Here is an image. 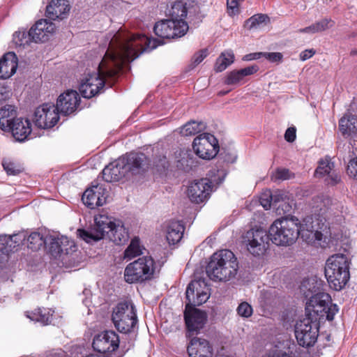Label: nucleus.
Segmentation results:
<instances>
[{
  "mask_svg": "<svg viewBox=\"0 0 357 357\" xmlns=\"http://www.w3.org/2000/svg\"><path fill=\"white\" fill-rule=\"evenodd\" d=\"M119 34L109 35L108 49L99 63L97 71L88 73L81 80L79 91L85 98H91L102 90L106 82L113 79L121 70L123 66L132 61V59L127 56L128 52L125 46L120 43Z\"/></svg>",
  "mask_w": 357,
  "mask_h": 357,
  "instance_id": "nucleus-1",
  "label": "nucleus"
},
{
  "mask_svg": "<svg viewBox=\"0 0 357 357\" xmlns=\"http://www.w3.org/2000/svg\"><path fill=\"white\" fill-rule=\"evenodd\" d=\"M188 28V24L184 20L169 19L158 22L153 27L155 34L160 39L151 38L143 34H131L125 31H119L114 34L120 35V43L126 47L128 56L133 61L142 52L162 45L163 39H174L183 36Z\"/></svg>",
  "mask_w": 357,
  "mask_h": 357,
  "instance_id": "nucleus-2",
  "label": "nucleus"
},
{
  "mask_svg": "<svg viewBox=\"0 0 357 357\" xmlns=\"http://www.w3.org/2000/svg\"><path fill=\"white\" fill-rule=\"evenodd\" d=\"M78 236L89 243L96 242L106 235L110 241L121 245L129 238L128 230L120 220L112 221L105 214H98L94 217V225L89 229H77Z\"/></svg>",
  "mask_w": 357,
  "mask_h": 357,
  "instance_id": "nucleus-3",
  "label": "nucleus"
},
{
  "mask_svg": "<svg viewBox=\"0 0 357 357\" xmlns=\"http://www.w3.org/2000/svg\"><path fill=\"white\" fill-rule=\"evenodd\" d=\"M238 268L237 258L229 250L215 252L206 266V273L213 281H228L235 277Z\"/></svg>",
  "mask_w": 357,
  "mask_h": 357,
  "instance_id": "nucleus-4",
  "label": "nucleus"
},
{
  "mask_svg": "<svg viewBox=\"0 0 357 357\" xmlns=\"http://www.w3.org/2000/svg\"><path fill=\"white\" fill-rule=\"evenodd\" d=\"M350 261L343 254H335L326 261L325 275L331 288L340 291L345 287L350 278Z\"/></svg>",
  "mask_w": 357,
  "mask_h": 357,
  "instance_id": "nucleus-5",
  "label": "nucleus"
},
{
  "mask_svg": "<svg viewBox=\"0 0 357 357\" xmlns=\"http://www.w3.org/2000/svg\"><path fill=\"white\" fill-rule=\"evenodd\" d=\"M299 225L298 220L294 217L275 220L268 230L271 241L280 246L292 245L299 236Z\"/></svg>",
  "mask_w": 357,
  "mask_h": 357,
  "instance_id": "nucleus-6",
  "label": "nucleus"
},
{
  "mask_svg": "<svg viewBox=\"0 0 357 357\" xmlns=\"http://www.w3.org/2000/svg\"><path fill=\"white\" fill-rule=\"evenodd\" d=\"M326 218L307 216L299 225V236L307 244L315 248H326L328 245Z\"/></svg>",
  "mask_w": 357,
  "mask_h": 357,
  "instance_id": "nucleus-7",
  "label": "nucleus"
},
{
  "mask_svg": "<svg viewBox=\"0 0 357 357\" xmlns=\"http://www.w3.org/2000/svg\"><path fill=\"white\" fill-rule=\"evenodd\" d=\"M155 261L151 257H144L128 264L124 270V279L129 284L143 282L153 278Z\"/></svg>",
  "mask_w": 357,
  "mask_h": 357,
  "instance_id": "nucleus-8",
  "label": "nucleus"
},
{
  "mask_svg": "<svg viewBox=\"0 0 357 357\" xmlns=\"http://www.w3.org/2000/svg\"><path fill=\"white\" fill-rule=\"evenodd\" d=\"M306 315L314 317V315L320 318L326 317L328 321H332L334 316L339 311L336 304L331 303V296L324 292H319L310 297L306 303Z\"/></svg>",
  "mask_w": 357,
  "mask_h": 357,
  "instance_id": "nucleus-9",
  "label": "nucleus"
},
{
  "mask_svg": "<svg viewBox=\"0 0 357 357\" xmlns=\"http://www.w3.org/2000/svg\"><path fill=\"white\" fill-rule=\"evenodd\" d=\"M112 319L119 332H130L137 322L136 308L132 301L127 300L118 303L113 310Z\"/></svg>",
  "mask_w": 357,
  "mask_h": 357,
  "instance_id": "nucleus-10",
  "label": "nucleus"
},
{
  "mask_svg": "<svg viewBox=\"0 0 357 357\" xmlns=\"http://www.w3.org/2000/svg\"><path fill=\"white\" fill-rule=\"evenodd\" d=\"M319 320L317 317L305 315L296 322L295 336L298 343L303 347L314 344L319 335Z\"/></svg>",
  "mask_w": 357,
  "mask_h": 357,
  "instance_id": "nucleus-11",
  "label": "nucleus"
},
{
  "mask_svg": "<svg viewBox=\"0 0 357 357\" xmlns=\"http://www.w3.org/2000/svg\"><path fill=\"white\" fill-rule=\"evenodd\" d=\"M269 240V234L263 229H250L244 236L247 250L254 256H260L266 252Z\"/></svg>",
  "mask_w": 357,
  "mask_h": 357,
  "instance_id": "nucleus-12",
  "label": "nucleus"
},
{
  "mask_svg": "<svg viewBox=\"0 0 357 357\" xmlns=\"http://www.w3.org/2000/svg\"><path fill=\"white\" fill-rule=\"evenodd\" d=\"M192 147L196 155L205 160H210L215 157L219 149L216 138L207 132L196 137L193 141Z\"/></svg>",
  "mask_w": 357,
  "mask_h": 357,
  "instance_id": "nucleus-13",
  "label": "nucleus"
},
{
  "mask_svg": "<svg viewBox=\"0 0 357 357\" xmlns=\"http://www.w3.org/2000/svg\"><path fill=\"white\" fill-rule=\"evenodd\" d=\"M59 110L54 104L45 103L38 107L34 112L35 125L43 129L54 127L59 121Z\"/></svg>",
  "mask_w": 357,
  "mask_h": 357,
  "instance_id": "nucleus-14",
  "label": "nucleus"
},
{
  "mask_svg": "<svg viewBox=\"0 0 357 357\" xmlns=\"http://www.w3.org/2000/svg\"><path fill=\"white\" fill-rule=\"evenodd\" d=\"M210 289L204 280L192 281L186 289V305L195 307L206 303L210 297Z\"/></svg>",
  "mask_w": 357,
  "mask_h": 357,
  "instance_id": "nucleus-15",
  "label": "nucleus"
},
{
  "mask_svg": "<svg viewBox=\"0 0 357 357\" xmlns=\"http://www.w3.org/2000/svg\"><path fill=\"white\" fill-rule=\"evenodd\" d=\"M119 346V335L114 331H108L96 335L93 340V348L106 356L115 351ZM107 356H108L107 355Z\"/></svg>",
  "mask_w": 357,
  "mask_h": 357,
  "instance_id": "nucleus-16",
  "label": "nucleus"
},
{
  "mask_svg": "<svg viewBox=\"0 0 357 357\" xmlns=\"http://www.w3.org/2000/svg\"><path fill=\"white\" fill-rule=\"evenodd\" d=\"M212 189V182L206 178H202L189 185L188 196L192 202L199 204L208 199Z\"/></svg>",
  "mask_w": 357,
  "mask_h": 357,
  "instance_id": "nucleus-17",
  "label": "nucleus"
},
{
  "mask_svg": "<svg viewBox=\"0 0 357 357\" xmlns=\"http://www.w3.org/2000/svg\"><path fill=\"white\" fill-rule=\"evenodd\" d=\"M125 162L127 174H139L144 172L149 165L148 158L144 153H130L121 157Z\"/></svg>",
  "mask_w": 357,
  "mask_h": 357,
  "instance_id": "nucleus-18",
  "label": "nucleus"
},
{
  "mask_svg": "<svg viewBox=\"0 0 357 357\" xmlns=\"http://www.w3.org/2000/svg\"><path fill=\"white\" fill-rule=\"evenodd\" d=\"M184 317L188 331L190 332H197L204 326L207 315L204 312L195 307L186 305Z\"/></svg>",
  "mask_w": 357,
  "mask_h": 357,
  "instance_id": "nucleus-19",
  "label": "nucleus"
},
{
  "mask_svg": "<svg viewBox=\"0 0 357 357\" xmlns=\"http://www.w3.org/2000/svg\"><path fill=\"white\" fill-rule=\"evenodd\" d=\"M55 24L47 20L42 19L30 29L28 32L29 38L36 42H45L48 39L49 34L54 32Z\"/></svg>",
  "mask_w": 357,
  "mask_h": 357,
  "instance_id": "nucleus-20",
  "label": "nucleus"
},
{
  "mask_svg": "<svg viewBox=\"0 0 357 357\" xmlns=\"http://www.w3.org/2000/svg\"><path fill=\"white\" fill-rule=\"evenodd\" d=\"M314 174L316 177L326 176V181L328 185H333L340 181V175L334 169V163L329 157H325L319 161Z\"/></svg>",
  "mask_w": 357,
  "mask_h": 357,
  "instance_id": "nucleus-21",
  "label": "nucleus"
},
{
  "mask_svg": "<svg viewBox=\"0 0 357 357\" xmlns=\"http://www.w3.org/2000/svg\"><path fill=\"white\" fill-rule=\"evenodd\" d=\"M79 100V94L76 91H67L59 96L56 107L60 113L68 115L76 110Z\"/></svg>",
  "mask_w": 357,
  "mask_h": 357,
  "instance_id": "nucleus-22",
  "label": "nucleus"
},
{
  "mask_svg": "<svg viewBox=\"0 0 357 357\" xmlns=\"http://www.w3.org/2000/svg\"><path fill=\"white\" fill-rule=\"evenodd\" d=\"M105 189L100 185H93L84 192L83 203L91 208L102 206L106 202Z\"/></svg>",
  "mask_w": 357,
  "mask_h": 357,
  "instance_id": "nucleus-23",
  "label": "nucleus"
},
{
  "mask_svg": "<svg viewBox=\"0 0 357 357\" xmlns=\"http://www.w3.org/2000/svg\"><path fill=\"white\" fill-rule=\"evenodd\" d=\"M124 162L123 160L119 158L106 166L102 172L103 179L107 182H115L125 177L128 174Z\"/></svg>",
  "mask_w": 357,
  "mask_h": 357,
  "instance_id": "nucleus-24",
  "label": "nucleus"
},
{
  "mask_svg": "<svg viewBox=\"0 0 357 357\" xmlns=\"http://www.w3.org/2000/svg\"><path fill=\"white\" fill-rule=\"evenodd\" d=\"M190 357H212L213 348L205 339L194 337L188 347Z\"/></svg>",
  "mask_w": 357,
  "mask_h": 357,
  "instance_id": "nucleus-25",
  "label": "nucleus"
},
{
  "mask_svg": "<svg viewBox=\"0 0 357 357\" xmlns=\"http://www.w3.org/2000/svg\"><path fill=\"white\" fill-rule=\"evenodd\" d=\"M70 8L67 0H52L46 8L47 17L52 20H63L67 17Z\"/></svg>",
  "mask_w": 357,
  "mask_h": 357,
  "instance_id": "nucleus-26",
  "label": "nucleus"
},
{
  "mask_svg": "<svg viewBox=\"0 0 357 357\" xmlns=\"http://www.w3.org/2000/svg\"><path fill=\"white\" fill-rule=\"evenodd\" d=\"M313 214L310 216L326 219V213L328 210L333 211L332 206L334 205L332 199L326 195H321L314 197L311 202Z\"/></svg>",
  "mask_w": 357,
  "mask_h": 357,
  "instance_id": "nucleus-27",
  "label": "nucleus"
},
{
  "mask_svg": "<svg viewBox=\"0 0 357 357\" xmlns=\"http://www.w3.org/2000/svg\"><path fill=\"white\" fill-rule=\"evenodd\" d=\"M17 57L14 52H8L0 59V79H6L15 73Z\"/></svg>",
  "mask_w": 357,
  "mask_h": 357,
  "instance_id": "nucleus-28",
  "label": "nucleus"
},
{
  "mask_svg": "<svg viewBox=\"0 0 357 357\" xmlns=\"http://www.w3.org/2000/svg\"><path fill=\"white\" fill-rule=\"evenodd\" d=\"M9 132H11L16 141L23 142L31 134V123L28 119L17 118L13 121Z\"/></svg>",
  "mask_w": 357,
  "mask_h": 357,
  "instance_id": "nucleus-29",
  "label": "nucleus"
},
{
  "mask_svg": "<svg viewBox=\"0 0 357 357\" xmlns=\"http://www.w3.org/2000/svg\"><path fill=\"white\" fill-rule=\"evenodd\" d=\"M24 238V234H20L12 236L0 235V259L20 245Z\"/></svg>",
  "mask_w": 357,
  "mask_h": 357,
  "instance_id": "nucleus-30",
  "label": "nucleus"
},
{
  "mask_svg": "<svg viewBox=\"0 0 357 357\" xmlns=\"http://www.w3.org/2000/svg\"><path fill=\"white\" fill-rule=\"evenodd\" d=\"M339 129L344 137L357 139V118L351 114H345L340 119Z\"/></svg>",
  "mask_w": 357,
  "mask_h": 357,
  "instance_id": "nucleus-31",
  "label": "nucleus"
},
{
  "mask_svg": "<svg viewBox=\"0 0 357 357\" xmlns=\"http://www.w3.org/2000/svg\"><path fill=\"white\" fill-rule=\"evenodd\" d=\"M16 116L15 107L6 105L0 109V129L4 132L10 131V126Z\"/></svg>",
  "mask_w": 357,
  "mask_h": 357,
  "instance_id": "nucleus-32",
  "label": "nucleus"
},
{
  "mask_svg": "<svg viewBox=\"0 0 357 357\" xmlns=\"http://www.w3.org/2000/svg\"><path fill=\"white\" fill-rule=\"evenodd\" d=\"M184 226L179 221H172L167 228L166 238L169 244L178 243L183 235Z\"/></svg>",
  "mask_w": 357,
  "mask_h": 357,
  "instance_id": "nucleus-33",
  "label": "nucleus"
},
{
  "mask_svg": "<svg viewBox=\"0 0 357 357\" xmlns=\"http://www.w3.org/2000/svg\"><path fill=\"white\" fill-rule=\"evenodd\" d=\"M54 311L51 309L38 308L31 312H26V317L31 321L40 322L43 325L52 323Z\"/></svg>",
  "mask_w": 357,
  "mask_h": 357,
  "instance_id": "nucleus-34",
  "label": "nucleus"
},
{
  "mask_svg": "<svg viewBox=\"0 0 357 357\" xmlns=\"http://www.w3.org/2000/svg\"><path fill=\"white\" fill-rule=\"evenodd\" d=\"M205 124L200 121L197 122L195 121H191L186 123L183 127L180 129V133L183 136H191L195 135L205 129Z\"/></svg>",
  "mask_w": 357,
  "mask_h": 357,
  "instance_id": "nucleus-35",
  "label": "nucleus"
},
{
  "mask_svg": "<svg viewBox=\"0 0 357 357\" xmlns=\"http://www.w3.org/2000/svg\"><path fill=\"white\" fill-rule=\"evenodd\" d=\"M143 247L141 245L139 238L135 237L130 241V243L124 252L123 257L126 259L130 260L132 258L141 255Z\"/></svg>",
  "mask_w": 357,
  "mask_h": 357,
  "instance_id": "nucleus-36",
  "label": "nucleus"
},
{
  "mask_svg": "<svg viewBox=\"0 0 357 357\" xmlns=\"http://www.w3.org/2000/svg\"><path fill=\"white\" fill-rule=\"evenodd\" d=\"M187 13L186 3L182 1H175L169 10L171 19L174 20H184Z\"/></svg>",
  "mask_w": 357,
  "mask_h": 357,
  "instance_id": "nucleus-37",
  "label": "nucleus"
},
{
  "mask_svg": "<svg viewBox=\"0 0 357 357\" xmlns=\"http://www.w3.org/2000/svg\"><path fill=\"white\" fill-rule=\"evenodd\" d=\"M234 61V54L232 51L229 50L222 52L217 59L215 70L217 72H222Z\"/></svg>",
  "mask_w": 357,
  "mask_h": 357,
  "instance_id": "nucleus-38",
  "label": "nucleus"
},
{
  "mask_svg": "<svg viewBox=\"0 0 357 357\" xmlns=\"http://www.w3.org/2000/svg\"><path fill=\"white\" fill-rule=\"evenodd\" d=\"M269 21V17L266 15H255L246 21V26L251 29L266 25Z\"/></svg>",
  "mask_w": 357,
  "mask_h": 357,
  "instance_id": "nucleus-39",
  "label": "nucleus"
},
{
  "mask_svg": "<svg viewBox=\"0 0 357 357\" xmlns=\"http://www.w3.org/2000/svg\"><path fill=\"white\" fill-rule=\"evenodd\" d=\"M45 244V238L38 232L31 233L27 238V246L32 250H37Z\"/></svg>",
  "mask_w": 357,
  "mask_h": 357,
  "instance_id": "nucleus-40",
  "label": "nucleus"
},
{
  "mask_svg": "<svg viewBox=\"0 0 357 357\" xmlns=\"http://www.w3.org/2000/svg\"><path fill=\"white\" fill-rule=\"evenodd\" d=\"M314 283V280L310 278L303 280L301 282L300 291L305 298H310L316 292Z\"/></svg>",
  "mask_w": 357,
  "mask_h": 357,
  "instance_id": "nucleus-41",
  "label": "nucleus"
},
{
  "mask_svg": "<svg viewBox=\"0 0 357 357\" xmlns=\"http://www.w3.org/2000/svg\"><path fill=\"white\" fill-rule=\"evenodd\" d=\"M59 236L50 235L45 238V245L49 246L50 252L52 255H59Z\"/></svg>",
  "mask_w": 357,
  "mask_h": 357,
  "instance_id": "nucleus-42",
  "label": "nucleus"
},
{
  "mask_svg": "<svg viewBox=\"0 0 357 357\" xmlns=\"http://www.w3.org/2000/svg\"><path fill=\"white\" fill-rule=\"evenodd\" d=\"M59 255L68 254L70 251L75 250V245L73 241H70L66 236H59Z\"/></svg>",
  "mask_w": 357,
  "mask_h": 357,
  "instance_id": "nucleus-43",
  "label": "nucleus"
},
{
  "mask_svg": "<svg viewBox=\"0 0 357 357\" xmlns=\"http://www.w3.org/2000/svg\"><path fill=\"white\" fill-rule=\"evenodd\" d=\"M243 79V77L239 70L229 72L225 79V83L227 85H236L239 84Z\"/></svg>",
  "mask_w": 357,
  "mask_h": 357,
  "instance_id": "nucleus-44",
  "label": "nucleus"
},
{
  "mask_svg": "<svg viewBox=\"0 0 357 357\" xmlns=\"http://www.w3.org/2000/svg\"><path fill=\"white\" fill-rule=\"evenodd\" d=\"M237 314L243 318H248L252 316L253 310L252 306L247 302H242L236 309Z\"/></svg>",
  "mask_w": 357,
  "mask_h": 357,
  "instance_id": "nucleus-45",
  "label": "nucleus"
},
{
  "mask_svg": "<svg viewBox=\"0 0 357 357\" xmlns=\"http://www.w3.org/2000/svg\"><path fill=\"white\" fill-rule=\"evenodd\" d=\"M293 200L290 199L289 195L287 196V199H285V201L281 202L277 206H274L278 211V212L280 213H287L291 212L292 209Z\"/></svg>",
  "mask_w": 357,
  "mask_h": 357,
  "instance_id": "nucleus-46",
  "label": "nucleus"
},
{
  "mask_svg": "<svg viewBox=\"0 0 357 357\" xmlns=\"http://www.w3.org/2000/svg\"><path fill=\"white\" fill-rule=\"evenodd\" d=\"M272 192L270 190L264 192L259 197V203L265 210L269 209L273 206Z\"/></svg>",
  "mask_w": 357,
  "mask_h": 357,
  "instance_id": "nucleus-47",
  "label": "nucleus"
},
{
  "mask_svg": "<svg viewBox=\"0 0 357 357\" xmlns=\"http://www.w3.org/2000/svg\"><path fill=\"white\" fill-rule=\"evenodd\" d=\"M3 167L8 175H17L22 172L20 167L11 161H3Z\"/></svg>",
  "mask_w": 357,
  "mask_h": 357,
  "instance_id": "nucleus-48",
  "label": "nucleus"
},
{
  "mask_svg": "<svg viewBox=\"0 0 357 357\" xmlns=\"http://www.w3.org/2000/svg\"><path fill=\"white\" fill-rule=\"evenodd\" d=\"M316 31L317 33L324 31L329 28L332 27L334 25V22L331 19H323L320 21L316 22L314 23Z\"/></svg>",
  "mask_w": 357,
  "mask_h": 357,
  "instance_id": "nucleus-49",
  "label": "nucleus"
},
{
  "mask_svg": "<svg viewBox=\"0 0 357 357\" xmlns=\"http://www.w3.org/2000/svg\"><path fill=\"white\" fill-rule=\"evenodd\" d=\"M289 193L283 191L277 190L272 193V199H273V206H277L281 202L285 201V199H287V196Z\"/></svg>",
  "mask_w": 357,
  "mask_h": 357,
  "instance_id": "nucleus-50",
  "label": "nucleus"
},
{
  "mask_svg": "<svg viewBox=\"0 0 357 357\" xmlns=\"http://www.w3.org/2000/svg\"><path fill=\"white\" fill-rule=\"evenodd\" d=\"M242 0H227V13L229 15H235L238 13L239 2Z\"/></svg>",
  "mask_w": 357,
  "mask_h": 357,
  "instance_id": "nucleus-51",
  "label": "nucleus"
},
{
  "mask_svg": "<svg viewBox=\"0 0 357 357\" xmlns=\"http://www.w3.org/2000/svg\"><path fill=\"white\" fill-rule=\"evenodd\" d=\"M347 172L349 176L357 179V156L349 160Z\"/></svg>",
  "mask_w": 357,
  "mask_h": 357,
  "instance_id": "nucleus-52",
  "label": "nucleus"
},
{
  "mask_svg": "<svg viewBox=\"0 0 357 357\" xmlns=\"http://www.w3.org/2000/svg\"><path fill=\"white\" fill-rule=\"evenodd\" d=\"M273 177L275 180H287L290 178V172L287 169H278Z\"/></svg>",
  "mask_w": 357,
  "mask_h": 357,
  "instance_id": "nucleus-53",
  "label": "nucleus"
},
{
  "mask_svg": "<svg viewBox=\"0 0 357 357\" xmlns=\"http://www.w3.org/2000/svg\"><path fill=\"white\" fill-rule=\"evenodd\" d=\"M263 56L271 62H280L282 59V54L280 52H263Z\"/></svg>",
  "mask_w": 357,
  "mask_h": 357,
  "instance_id": "nucleus-54",
  "label": "nucleus"
},
{
  "mask_svg": "<svg viewBox=\"0 0 357 357\" xmlns=\"http://www.w3.org/2000/svg\"><path fill=\"white\" fill-rule=\"evenodd\" d=\"M296 137V129L295 127H289L284 133V139L288 142H293Z\"/></svg>",
  "mask_w": 357,
  "mask_h": 357,
  "instance_id": "nucleus-55",
  "label": "nucleus"
},
{
  "mask_svg": "<svg viewBox=\"0 0 357 357\" xmlns=\"http://www.w3.org/2000/svg\"><path fill=\"white\" fill-rule=\"evenodd\" d=\"M208 55V50L206 49L202 50L196 53L193 56V62L196 65L200 63Z\"/></svg>",
  "mask_w": 357,
  "mask_h": 357,
  "instance_id": "nucleus-56",
  "label": "nucleus"
},
{
  "mask_svg": "<svg viewBox=\"0 0 357 357\" xmlns=\"http://www.w3.org/2000/svg\"><path fill=\"white\" fill-rule=\"evenodd\" d=\"M23 38H26V33L24 32H15L13 35V40L17 45L22 46L28 43V40L24 42L22 40Z\"/></svg>",
  "mask_w": 357,
  "mask_h": 357,
  "instance_id": "nucleus-57",
  "label": "nucleus"
},
{
  "mask_svg": "<svg viewBox=\"0 0 357 357\" xmlns=\"http://www.w3.org/2000/svg\"><path fill=\"white\" fill-rule=\"evenodd\" d=\"M259 70V68L256 65H253L251 66L246 67L245 68L239 70L241 71V75H243V78L246 76L253 75L254 73H257Z\"/></svg>",
  "mask_w": 357,
  "mask_h": 357,
  "instance_id": "nucleus-58",
  "label": "nucleus"
},
{
  "mask_svg": "<svg viewBox=\"0 0 357 357\" xmlns=\"http://www.w3.org/2000/svg\"><path fill=\"white\" fill-rule=\"evenodd\" d=\"M315 50L314 49H307L301 52L300 54V59L303 61H306L315 54Z\"/></svg>",
  "mask_w": 357,
  "mask_h": 357,
  "instance_id": "nucleus-59",
  "label": "nucleus"
},
{
  "mask_svg": "<svg viewBox=\"0 0 357 357\" xmlns=\"http://www.w3.org/2000/svg\"><path fill=\"white\" fill-rule=\"evenodd\" d=\"M261 56H263V52L250 53V54H248L243 56V60L249 61H252V60L259 59Z\"/></svg>",
  "mask_w": 357,
  "mask_h": 357,
  "instance_id": "nucleus-60",
  "label": "nucleus"
},
{
  "mask_svg": "<svg viewBox=\"0 0 357 357\" xmlns=\"http://www.w3.org/2000/svg\"><path fill=\"white\" fill-rule=\"evenodd\" d=\"M8 97L9 91H7L5 86H0V103L5 101Z\"/></svg>",
  "mask_w": 357,
  "mask_h": 357,
  "instance_id": "nucleus-61",
  "label": "nucleus"
},
{
  "mask_svg": "<svg viewBox=\"0 0 357 357\" xmlns=\"http://www.w3.org/2000/svg\"><path fill=\"white\" fill-rule=\"evenodd\" d=\"M299 32L300 33H310V34H313V33H317L316 31V28H315L314 24H312V25H310L309 26H307L305 28L300 29Z\"/></svg>",
  "mask_w": 357,
  "mask_h": 357,
  "instance_id": "nucleus-62",
  "label": "nucleus"
},
{
  "mask_svg": "<svg viewBox=\"0 0 357 357\" xmlns=\"http://www.w3.org/2000/svg\"><path fill=\"white\" fill-rule=\"evenodd\" d=\"M227 93H228V91H220V92L219 93V94H220V95H221V96H223V95L227 94Z\"/></svg>",
  "mask_w": 357,
  "mask_h": 357,
  "instance_id": "nucleus-63",
  "label": "nucleus"
},
{
  "mask_svg": "<svg viewBox=\"0 0 357 357\" xmlns=\"http://www.w3.org/2000/svg\"><path fill=\"white\" fill-rule=\"evenodd\" d=\"M215 357H228V356H215Z\"/></svg>",
  "mask_w": 357,
  "mask_h": 357,
  "instance_id": "nucleus-64",
  "label": "nucleus"
}]
</instances>
